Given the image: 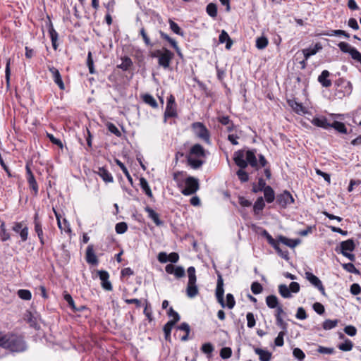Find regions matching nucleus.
Wrapping results in <instances>:
<instances>
[{"mask_svg":"<svg viewBox=\"0 0 361 361\" xmlns=\"http://www.w3.org/2000/svg\"><path fill=\"white\" fill-rule=\"evenodd\" d=\"M217 284H216V297L218 302L221 305L222 307H226V304L224 302V281L222 279V276L221 274L217 273Z\"/></svg>","mask_w":361,"mask_h":361,"instance_id":"nucleus-5","label":"nucleus"},{"mask_svg":"<svg viewBox=\"0 0 361 361\" xmlns=\"http://www.w3.org/2000/svg\"><path fill=\"white\" fill-rule=\"evenodd\" d=\"M63 298H64V300L68 302L69 307L74 312H78V310H80L79 309H77V307H75L74 300L70 294H68V293L64 294Z\"/></svg>","mask_w":361,"mask_h":361,"instance_id":"nucleus-52","label":"nucleus"},{"mask_svg":"<svg viewBox=\"0 0 361 361\" xmlns=\"http://www.w3.org/2000/svg\"><path fill=\"white\" fill-rule=\"evenodd\" d=\"M305 277L323 295H326L324 287L321 280L311 272H306Z\"/></svg>","mask_w":361,"mask_h":361,"instance_id":"nucleus-9","label":"nucleus"},{"mask_svg":"<svg viewBox=\"0 0 361 361\" xmlns=\"http://www.w3.org/2000/svg\"><path fill=\"white\" fill-rule=\"evenodd\" d=\"M293 355L296 359H298L300 361H302L305 357L304 352L298 348H295L293 349Z\"/></svg>","mask_w":361,"mask_h":361,"instance_id":"nucleus-57","label":"nucleus"},{"mask_svg":"<svg viewBox=\"0 0 361 361\" xmlns=\"http://www.w3.org/2000/svg\"><path fill=\"white\" fill-rule=\"evenodd\" d=\"M263 192H264V198L268 203H271L272 202H274V200L275 199V193L271 186L267 185L263 190Z\"/></svg>","mask_w":361,"mask_h":361,"instance_id":"nucleus-28","label":"nucleus"},{"mask_svg":"<svg viewBox=\"0 0 361 361\" xmlns=\"http://www.w3.org/2000/svg\"><path fill=\"white\" fill-rule=\"evenodd\" d=\"M97 173L105 183H112L114 181L111 173L104 166L99 167Z\"/></svg>","mask_w":361,"mask_h":361,"instance_id":"nucleus-20","label":"nucleus"},{"mask_svg":"<svg viewBox=\"0 0 361 361\" xmlns=\"http://www.w3.org/2000/svg\"><path fill=\"white\" fill-rule=\"evenodd\" d=\"M255 353L259 356L260 361H270L271 358V353L267 350L257 348L255 349Z\"/></svg>","mask_w":361,"mask_h":361,"instance_id":"nucleus-23","label":"nucleus"},{"mask_svg":"<svg viewBox=\"0 0 361 361\" xmlns=\"http://www.w3.org/2000/svg\"><path fill=\"white\" fill-rule=\"evenodd\" d=\"M175 324H174V322H168L164 326L163 331L164 332V336H165L166 340H169L171 338V330Z\"/></svg>","mask_w":361,"mask_h":361,"instance_id":"nucleus-37","label":"nucleus"},{"mask_svg":"<svg viewBox=\"0 0 361 361\" xmlns=\"http://www.w3.org/2000/svg\"><path fill=\"white\" fill-rule=\"evenodd\" d=\"M145 210L148 214L149 218H150L157 226H162L164 222L160 220L159 214L155 212L149 207H146Z\"/></svg>","mask_w":361,"mask_h":361,"instance_id":"nucleus-22","label":"nucleus"},{"mask_svg":"<svg viewBox=\"0 0 361 361\" xmlns=\"http://www.w3.org/2000/svg\"><path fill=\"white\" fill-rule=\"evenodd\" d=\"M325 35L327 36H330V37L343 35L346 38L350 37L349 34L342 30H330L329 32L326 33Z\"/></svg>","mask_w":361,"mask_h":361,"instance_id":"nucleus-49","label":"nucleus"},{"mask_svg":"<svg viewBox=\"0 0 361 361\" xmlns=\"http://www.w3.org/2000/svg\"><path fill=\"white\" fill-rule=\"evenodd\" d=\"M232 355V350L228 347H224L221 349L220 350V356L223 359H228Z\"/></svg>","mask_w":361,"mask_h":361,"instance_id":"nucleus-59","label":"nucleus"},{"mask_svg":"<svg viewBox=\"0 0 361 361\" xmlns=\"http://www.w3.org/2000/svg\"><path fill=\"white\" fill-rule=\"evenodd\" d=\"M350 55L353 59L357 61L361 64V53L359 52L355 48L351 49Z\"/></svg>","mask_w":361,"mask_h":361,"instance_id":"nucleus-64","label":"nucleus"},{"mask_svg":"<svg viewBox=\"0 0 361 361\" xmlns=\"http://www.w3.org/2000/svg\"><path fill=\"white\" fill-rule=\"evenodd\" d=\"M142 99L146 104H149L152 107L157 108L158 106L157 101L151 94H145L143 95Z\"/></svg>","mask_w":361,"mask_h":361,"instance_id":"nucleus-39","label":"nucleus"},{"mask_svg":"<svg viewBox=\"0 0 361 361\" xmlns=\"http://www.w3.org/2000/svg\"><path fill=\"white\" fill-rule=\"evenodd\" d=\"M265 207L264 199L262 197H259L253 206V210L255 214H258L263 210Z\"/></svg>","mask_w":361,"mask_h":361,"instance_id":"nucleus-30","label":"nucleus"},{"mask_svg":"<svg viewBox=\"0 0 361 361\" xmlns=\"http://www.w3.org/2000/svg\"><path fill=\"white\" fill-rule=\"evenodd\" d=\"M266 182L262 178H259L258 180L257 185L254 184L252 186V192L257 193L258 192L263 191V190L267 187Z\"/></svg>","mask_w":361,"mask_h":361,"instance_id":"nucleus-36","label":"nucleus"},{"mask_svg":"<svg viewBox=\"0 0 361 361\" xmlns=\"http://www.w3.org/2000/svg\"><path fill=\"white\" fill-rule=\"evenodd\" d=\"M140 185L142 190L145 192L146 195H147L149 198H153V195L150 189V187L148 184V182L145 178L141 177L140 178Z\"/></svg>","mask_w":361,"mask_h":361,"instance_id":"nucleus-29","label":"nucleus"},{"mask_svg":"<svg viewBox=\"0 0 361 361\" xmlns=\"http://www.w3.org/2000/svg\"><path fill=\"white\" fill-rule=\"evenodd\" d=\"M188 282L186 288L187 296L193 298L199 293L197 286L196 285L197 277L195 269L194 267H190L188 269Z\"/></svg>","mask_w":361,"mask_h":361,"instance_id":"nucleus-3","label":"nucleus"},{"mask_svg":"<svg viewBox=\"0 0 361 361\" xmlns=\"http://www.w3.org/2000/svg\"><path fill=\"white\" fill-rule=\"evenodd\" d=\"M0 347L15 353L24 352L27 348L22 336L13 334L0 336Z\"/></svg>","mask_w":361,"mask_h":361,"instance_id":"nucleus-1","label":"nucleus"},{"mask_svg":"<svg viewBox=\"0 0 361 361\" xmlns=\"http://www.w3.org/2000/svg\"><path fill=\"white\" fill-rule=\"evenodd\" d=\"M235 164L240 169H245L247 166L246 158L245 159L244 150H238L233 154Z\"/></svg>","mask_w":361,"mask_h":361,"instance_id":"nucleus-11","label":"nucleus"},{"mask_svg":"<svg viewBox=\"0 0 361 361\" xmlns=\"http://www.w3.org/2000/svg\"><path fill=\"white\" fill-rule=\"evenodd\" d=\"M342 267L349 273L359 274L360 271L355 268L353 264L352 263H345L342 264Z\"/></svg>","mask_w":361,"mask_h":361,"instance_id":"nucleus-50","label":"nucleus"},{"mask_svg":"<svg viewBox=\"0 0 361 361\" xmlns=\"http://www.w3.org/2000/svg\"><path fill=\"white\" fill-rule=\"evenodd\" d=\"M322 49V46L320 43H317L314 47H309L302 50V53L297 52L295 54V60L299 59L298 55H303L305 60H307L311 56L316 54L318 51Z\"/></svg>","mask_w":361,"mask_h":361,"instance_id":"nucleus-8","label":"nucleus"},{"mask_svg":"<svg viewBox=\"0 0 361 361\" xmlns=\"http://www.w3.org/2000/svg\"><path fill=\"white\" fill-rule=\"evenodd\" d=\"M169 25L171 30L176 34L183 36V32L181 30L180 27L178 26V25L173 21L171 19H169Z\"/></svg>","mask_w":361,"mask_h":361,"instance_id":"nucleus-48","label":"nucleus"},{"mask_svg":"<svg viewBox=\"0 0 361 361\" xmlns=\"http://www.w3.org/2000/svg\"><path fill=\"white\" fill-rule=\"evenodd\" d=\"M279 292L284 298H290L292 297L289 288L285 284L279 286Z\"/></svg>","mask_w":361,"mask_h":361,"instance_id":"nucleus-34","label":"nucleus"},{"mask_svg":"<svg viewBox=\"0 0 361 361\" xmlns=\"http://www.w3.org/2000/svg\"><path fill=\"white\" fill-rule=\"evenodd\" d=\"M338 348L342 351H350L353 347V342L349 339H345L344 343L338 345Z\"/></svg>","mask_w":361,"mask_h":361,"instance_id":"nucleus-44","label":"nucleus"},{"mask_svg":"<svg viewBox=\"0 0 361 361\" xmlns=\"http://www.w3.org/2000/svg\"><path fill=\"white\" fill-rule=\"evenodd\" d=\"M18 295L20 298L25 300H29L32 298L31 292L28 290L20 289L18 291Z\"/></svg>","mask_w":361,"mask_h":361,"instance_id":"nucleus-51","label":"nucleus"},{"mask_svg":"<svg viewBox=\"0 0 361 361\" xmlns=\"http://www.w3.org/2000/svg\"><path fill=\"white\" fill-rule=\"evenodd\" d=\"M313 310L318 314H323L325 312L324 306L318 302H316L312 305Z\"/></svg>","mask_w":361,"mask_h":361,"instance_id":"nucleus-60","label":"nucleus"},{"mask_svg":"<svg viewBox=\"0 0 361 361\" xmlns=\"http://www.w3.org/2000/svg\"><path fill=\"white\" fill-rule=\"evenodd\" d=\"M48 31H49V36H50V38L51 40L52 47L54 49H57L56 41L58 39V33L54 28L52 23L51 21L49 22Z\"/></svg>","mask_w":361,"mask_h":361,"instance_id":"nucleus-24","label":"nucleus"},{"mask_svg":"<svg viewBox=\"0 0 361 361\" xmlns=\"http://www.w3.org/2000/svg\"><path fill=\"white\" fill-rule=\"evenodd\" d=\"M206 11L207 14L212 18H215L217 16V7L215 4L209 3L207 6Z\"/></svg>","mask_w":361,"mask_h":361,"instance_id":"nucleus-43","label":"nucleus"},{"mask_svg":"<svg viewBox=\"0 0 361 361\" xmlns=\"http://www.w3.org/2000/svg\"><path fill=\"white\" fill-rule=\"evenodd\" d=\"M311 123L317 127H320L324 129H329L331 126V123L324 116L314 117L311 121Z\"/></svg>","mask_w":361,"mask_h":361,"instance_id":"nucleus-18","label":"nucleus"},{"mask_svg":"<svg viewBox=\"0 0 361 361\" xmlns=\"http://www.w3.org/2000/svg\"><path fill=\"white\" fill-rule=\"evenodd\" d=\"M330 128H334L336 130L341 133H347V128L345 127V124L342 122L335 121L332 123H331Z\"/></svg>","mask_w":361,"mask_h":361,"instance_id":"nucleus-32","label":"nucleus"},{"mask_svg":"<svg viewBox=\"0 0 361 361\" xmlns=\"http://www.w3.org/2000/svg\"><path fill=\"white\" fill-rule=\"evenodd\" d=\"M182 174V171H178L173 174V180L177 183L181 193L186 196L195 194L200 188L199 180L195 177L188 176L185 179L184 182H182L178 178Z\"/></svg>","mask_w":361,"mask_h":361,"instance_id":"nucleus-2","label":"nucleus"},{"mask_svg":"<svg viewBox=\"0 0 361 361\" xmlns=\"http://www.w3.org/2000/svg\"><path fill=\"white\" fill-rule=\"evenodd\" d=\"M188 162L195 169L200 168L204 163L202 160L193 159L190 156H188Z\"/></svg>","mask_w":361,"mask_h":361,"instance_id":"nucleus-40","label":"nucleus"},{"mask_svg":"<svg viewBox=\"0 0 361 361\" xmlns=\"http://www.w3.org/2000/svg\"><path fill=\"white\" fill-rule=\"evenodd\" d=\"M87 66L89 68V72L91 74H94L95 73V70L94 68V62H93V59L92 57V53L90 51H89L88 55H87Z\"/></svg>","mask_w":361,"mask_h":361,"instance_id":"nucleus-56","label":"nucleus"},{"mask_svg":"<svg viewBox=\"0 0 361 361\" xmlns=\"http://www.w3.org/2000/svg\"><path fill=\"white\" fill-rule=\"evenodd\" d=\"M338 319H326L322 324V328L324 330H331L335 328L338 325Z\"/></svg>","mask_w":361,"mask_h":361,"instance_id":"nucleus-35","label":"nucleus"},{"mask_svg":"<svg viewBox=\"0 0 361 361\" xmlns=\"http://www.w3.org/2000/svg\"><path fill=\"white\" fill-rule=\"evenodd\" d=\"M173 56L174 54L171 51L168 49H164V53H163L158 59L159 66L164 69L169 68Z\"/></svg>","mask_w":361,"mask_h":361,"instance_id":"nucleus-7","label":"nucleus"},{"mask_svg":"<svg viewBox=\"0 0 361 361\" xmlns=\"http://www.w3.org/2000/svg\"><path fill=\"white\" fill-rule=\"evenodd\" d=\"M219 41L221 44L226 42V49H230L233 44L232 39H231L228 34L225 30L221 31V32L219 37Z\"/></svg>","mask_w":361,"mask_h":361,"instance_id":"nucleus-25","label":"nucleus"},{"mask_svg":"<svg viewBox=\"0 0 361 361\" xmlns=\"http://www.w3.org/2000/svg\"><path fill=\"white\" fill-rule=\"evenodd\" d=\"M295 317L298 319H300V320H303V319H305L307 318V314L305 312V310L302 307H300L298 308L297 310V312H296V314H295Z\"/></svg>","mask_w":361,"mask_h":361,"instance_id":"nucleus-62","label":"nucleus"},{"mask_svg":"<svg viewBox=\"0 0 361 361\" xmlns=\"http://www.w3.org/2000/svg\"><path fill=\"white\" fill-rule=\"evenodd\" d=\"M263 288L262 285L258 282H253L251 285V290L255 294H259L262 291Z\"/></svg>","mask_w":361,"mask_h":361,"instance_id":"nucleus-63","label":"nucleus"},{"mask_svg":"<svg viewBox=\"0 0 361 361\" xmlns=\"http://www.w3.org/2000/svg\"><path fill=\"white\" fill-rule=\"evenodd\" d=\"M288 104L295 113L298 114L305 113V107L301 104L292 100L288 101Z\"/></svg>","mask_w":361,"mask_h":361,"instance_id":"nucleus-33","label":"nucleus"},{"mask_svg":"<svg viewBox=\"0 0 361 361\" xmlns=\"http://www.w3.org/2000/svg\"><path fill=\"white\" fill-rule=\"evenodd\" d=\"M128 229V225L126 222H119L116 224L115 230L118 234L124 233Z\"/></svg>","mask_w":361,"mask_h":361,"instance_id":"nucleus-55","label":"nucleus"},{"mask_svg":"<svg viewBox=\"0 0 361 361\" xmlns=\"http://www.w3.org/2000/svg\"><path fill=\"white\" fill-rule=\"evenodd\" d=\"M266 303L269 308L274 309L279 306V300L276 295H270L266 298Z\"/></svg>","mask_w":361,"mask_h":361,"instance_id":"nucleus-31","label":"nucleus"},{"mask_svg":"<svg viewBox=\"0 0 361 361\" xmlns=\"http://www.w3.org/2000/svg\"><path fill=\"white\" fill-rule=\"evenodd\" d=\"M26 320L27 322L30 324V326L34 327L35 329H38L39 326L36 322L35 318L32 315L31 312H28L26 314Z\"/></svg>","mask_w":361,"mask_h":361,"instance_id":"nucleus-58","label":"nucleus"},{"mask_svg":"<svg viewBox=\"0 0 361 361\" xmlns=\"http://www.w3.org/2000/svg\"><path fill=\"white\" fill-rule=\"evenodd\" d=\"M47 68L51 73L52 78L54 82L59 86V89L62 90H64L65 85L59 70L52 66H48Z\"/></svg>","mask_w":361,"mask_h":361,"instance_id":"nucleus-10","label":"nucleus"},{"mask_svg":"<svg viewBox=\"0 0 361 361\" xmlns=\"http://www.w3.org/2000/svg\"><path fill=\"white\" fill-rule=\"evenodd\" d=\"M330 75V73L327 70H324L321 74L318 76V82L322 85L324 87H329L332 85V82L329 77Z\"/></svg>","mask_w":361,"mask_h":361,"instance_id":"nucleus-19","label":"nucleus"},{"mask_svg":"<svg viewBox=\"0 0 361 361\" xmlns=\"http://www.w3.org/2000/svg\"><path fill=\"white\" fill-rule=\"evenodd\" d=\"M35 231L37 233L40 243L42 245H44V240L43 237V230L42 223H36V226H35Z\"/></svg>","mask_w":361,"mask_h":361,"instance_id":"nucleus-38","label":"nucleus"},{"mask_svg":"<svg viewBox=\"0 0 361 361\" xmlns=\"http://www.w3.org/2000/svg\"><path fill=\"white\" fill-rule=\"evenodd\" d=\"M279 243L280 242L278 240V242L275 244V245L273 246V247L275 249V250L280 257L288 260L289 259L288 250H281L279 247Z\"/></svg>","mask_w":361,"mask_h":361,"instance_id":"nucleus-45","label":"nucleus"},{"mask_svg":"<svg viewBox=\"0 0 361 361\" xmlns=\"http://www.w3.org/2000/svg\"><path fill=\"white\" fill-rule=\"evenodd\" d=\"M86 262L92 265H96L98 264V259L94 251L93 245H89L86 250L85 253Z\"/></svg>","mask_w":361,"mask_h":361,"instance_id":"nucleus-14","label":"nucleus"},{"mask_svg":"<svg viewBox=\"0 0 361 361\" xmlns=\"http://www.w3.org/2000/svg\"><path fill=\"white\" fill-rule=\"evenodd\" d=\"M98 276L102 281V286L106 290H111L113 287L111 282L109 281V274L106 271H98Z\"/></svg>","mask_w":361,"mask_h":361,"instance_id":"nucleus-13","label":"nucleus"},{"mask_svg":"<svg viewBox=\"0 0 361 361\" xmlns=\"http://www.w3.org/2000/svg\"><path fill=\"white\" fill-rule=\"evenodd\" d=\"M256 149L247 150L246 152V161L247 165L250 164L252 168L259 169V164L255 155Z\"/></svg>","mask_w":361,"mask_h":361,"instance_id":"nucleus-17","label":"nucleus"},{"mask_svg":"<svg viewBox=\"0 0 361 361\" xmlns=\"http://www.w3.org/2000/svg\"><path fill=\"white\" fill-rule=\"evenodd\" d=\"M294 201L293 197L287 190H284L276 197L277 204L283 208H286L288 205L293 204Z\"/></svg>","mask_w":361,"mask_h":361,"instance_id":"nucleus-6","label":"nucleus"},{"mask_svg":"<svg viewBox=\"0 0 361 361\" xmlns=\"http://www.w3.org/2000/svg\"><path fill=\"white\" fill-rule=\"evenodd\" d=\"M188 156H195L197 157H204L206 156L204 147L200 144L194 145L190 149Z\"/></svg>","mask_w":361,"mask_h":361,"instance_id":"nucleus-21","label":"nucleus"},{"mask_svg":"<svg viewBox=\"0 0 361 361\" xmlns=\"http://www.w3.org/2000/svg\"><path fill=\"white\" fill-rule=\"evenodd\" d=\"M26 171L27 183L29 184L30 188L34 191L35 195H36L38 192V185L37 181L30 169L27 166H26Z\"/></svg>","mask_w":361,"mask_h":361,"instance_id":"nucleus-16","label":"nucleus"},{"mask_svg":"<svg viewBox=\"0 0 361 361\" xmlns=\"http://www.w3.org/2000/svg\"><path fill=\"white\" fill-rule=\"evenodd\" d=\"M214 346L210 343H204L201 347V350L207 355V357H212V353L214 351Z\"/></svg>","mask_w":361,"mask_h":361,"instance_id":"nucleus-42","label":"nucleus"},{"mask_svg":"<svg viewBox=\"0 0 361 361\" xmlns=\"http://www.w3.org/2000/svg\"><path fill=\"white\" fill-rule=\"evenodd\" d=\"M279 241L290 247H292V248L297 246L300 242V240L299 239L290 240V239H288L286 237L283 236V235L279 236Z\"/></svg>","mask_w":361,"mask_h":361,"instance_id":"nucleus-27","label":"nucleus"},{"mask_svg":"<svg viewBox=\"0 0 361 361\" xmlns=\"http://www.w3.org/2000/svg\"><path fill=\"white\" fill-rule=\"evenodd\" d=\"M244 169H240L236 172V174L241 182H247L249 180L248 173L243 170Z\"/></svg>","mask_w":361,"mask_h":361,"instance_id":"nucleus-54","label":"nucleus"},{"mask_svg":"<svg viewBox=\"0 0 361 361\" xmlns=\"http://www.w3.org/2000/svg\"><path fill=\"white\" fill-rule=\"evenodd\" d=\"M177 116L176 105H166L164 112V123L167 118H174Z\"/></svg>","mask_w":361,"mask_h":361,"instance_id":"nucleus-26","label":"nucleus"},{"mask_svg":"<svg viewBox=\"0 0 361 361\" xmlns=\"http://www.w3.org/2000/svg\"><path fill=\"white\" fill-rule=\"evenodd\" d=\"M355 248V244L353 239H348L345 241H342L340 243V248L339 250L338 248L336 249V252H339L341 254H343V252H352Z\"/></svg>","mask_w":361,"mask_h":361,"instance_id":"nucleus-15","label":"nucleus"},{"mask_svg":"<svg viewBox=\"0 0 361 361\" xmlns=\"http://www.w3.org/2000/svg\"><path fill=\"white\" fill-rule=\"evenodd\" d=\"M235 164L240 169H245L247 166L246 158L245 159L244 150H238L233 154Z\"/></svg>","mask_w":361,"mask_h":361,"instance_id":"nucleus-12","label":"nucleus"},{"mask_svg":"<svg viewBox=\"0 0 361 361\" xmlns=\"http://www.w3.org/2000/svg\"><path fill=\"white\" fill-rule=\"evenodd\" d=\"M132 65L133 62L131 59L126 56L122 59V63L118 67L123 71H127Z\"/></svg>","mask_w":361,"mask_h":361,"instance_id":"nucleus-47","label":"nucleus"},{"mask_svg":"<svg viewBox=\"0 0 361 361\" xmlns=\"http://www.w3.org/2000/svg\"><path fill=\"white\" fill-rule=\"evenodd\" d=\"M195 135L207 144H211L210 133L206 126L201 122H195L191 126Z\"/></svg>","mask_w":361,"mask_h":361,"instance_id":"nucleus-4","label":"nucleus"},{"mask_svg":"<svg viewBox=\"0 0 361 361\" xmlns=\"http://www.w3.org/2000/svg\"><path fill=\"white\" fill-rule=\"evenodd\" d=\"M115 161H116V164L118 166H119V167L121 168V169L122 170V171L123 172V173L126 176L128 180L130 183H133V178H132L131 176L130 175L127 168L125 166V165L118 159H116Z\"/></svg>","mask_w":361,"mask_h":361,"instance_id":"nucleus-46","label":"nucleus"},{"mask_svg":"<svg viewBox=\"0 0 361 361\" xmlns=\"http://www.w3.org/2000/svg\"><path fill=\"white\" fill-rule=\"evenodd\" d=\"M268 45V39L266 37L262 36L256 39V47L258 49H264Z\"/></svg>","mask_w":361,"mask_h":361,"instance_id":"nucleus-41","label":"nucleus"},{"mask_svg":"<svg viewBox=\"0 0 361 361\" xmlns=\"http://www.w3.org/2000/svg\"><path fill=\"white\" fill-rule=\"evenodd\" d=\"M167 314L169 317H173V319L170 320L169 322H174V324H176L180 320V315L172 307L169 309Z\"/></svg>","mask_w":361,"mask_h":361,"instance_id":"nucleus-53","label":"nucleus"},{"mask_svg":"<svg viewBox=\"0 0 361 361\" xmlns=\"http://www.w3.org/2000/svg\"><path fill=\"white\" fill-rule=\"evenodd\" d=\"M340 49L344 53H350L351 49L354 47H352L348 43L345 42H341L338 44Z\"/></svg>","mask_w":361,"mask_h":361,"instance_id":"nucleus-61","label":"nucleus"}]
</instances>
